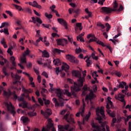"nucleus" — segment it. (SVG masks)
Returning <instances> with one entry per match:
<instances>
[{"instance_id":"obj_1","label":"nucleus","mask_w":131,"mask_h":131,"mask_svg":"<svg viewBox=\"0 0 131 131\" xmlns=\"http://www.w3.org/2000/svg\"><path fill=\"white\" fill-rule=\"evenodd\" d=\"M72 74L74 76L79 79H78V83L74 82V85L71 87L72 93L69 92L68 89L64 90V94L68 97H71L72 96L76 97V93L75 92H79L80 91V88L83 86V82H84L85 80L84 77H81V72H79V71H73Z\"/></svg>"},{"instance_id":"obj_2","label":"nucleus","mask_w":131,"mask_h":131,"mask_svg":"<svg viewBox=\"0 0 131 131\" xmlns=\"http://www.w3.org/2000/svg\"><path fill=\"white\" fill-rule=\"evenodd\" d=\"M95 98H96V95L94 94L93 91H91L89 95H86L85 101L87 104H89V102H90L91 105L93 106L94 102L92 100H94Z\"/></svg>"},{"instance_id":"obj_3","label":"nucleus","mask_w":131,"mask_h":131,"mask_svg":"<svg viewBox=\"0 0 131 131\" xmlns=\"http://www.w3.org/2000/svg\"><path fill=\"white\" fill-rule=\"evenodd\" d=\"M22 97H18L17 98V101L18 102H21V103H20L18 105L19 107H22V108H27V102H26V101H25V99H24V97H25V95L23 94L21 95Z\"/></svg>"},{"instance_id":"obj_4","label":"nucleus","mask_w":131,"mask_h":131,"mask_svg":"<svg viewBox=\"0 0 131 131\" xmlns=\"http://www.w3.org/2000/svg\"><path fill=\"white\" fill-rule=\"evenodd\" d=\"M100 114H101L103 117H105V112H104V110H103V107L96 110V115L98 116V120L101 121V120H102V117L100 116Z\"/></svg>"},{"instance_id":"obj_5","label":"nucleus","mask_w":131,"mask_h":131,"mask_svg":"<svg viewBox=\"0 0 131 131\" xmlns=\"http://www.w3.org/2000/svg\"><path fill=\"white\" fill-rule=\"evenodd\" d=\"M55 93L56 94V97L58 98L59 102L61 101H64V95H63V92L60 89H57L55 90Z\"/></svg>"},{"instance_id":"obj_6","label":"nucleus","mask_w":131,"mask_h":131,"mask_svg":"<svg viewBox=\"0 0 131 131\" xmlns=\"http://www.w3.org/2000/svg\"><path fill=\"white\" fill-rule=\"evenodd\" d=\"M101 12L105 15H108V14H111L113 12L112 8L108 7H102L101 8Z\"/></svg>"},{"instance_id":"obj_7","label":"nucleus","mask_w":131,"mask_h":131,"mask_svg":"<svg viewBox=\"0 0 131 131\" xmlns=\"http://www.w3.org/2000/svg\"><path fill=\"white\" fill-rule=\"evenodd\" d=\"M91 126H92L93 128H94L93 130V131H106V128H105V127L101 128L99 125L94 123V122H91Z\"/></svg>"},{"instance_id":"obj_8","label":"nucleus","mask_w":131,"mask_h":131,"mask_svg":"<svg viewBox=\"0 0 131 131\" xmlns=\"http://www.w3.org/2000/svg\"><path fill=\"white\" fill-rule=\"evenodd\" d=\"M41 114L43 115L46 118H49V117L52 115V110L50 108H48L44 112L43 111H41Z\"/></svg>"},{"instance_id":"obj_9","label":"nucleus","mask_w":131,"mask_h":131,"mask_svg":"<svg viewBox=\"0 0 131 131\" xmlns=\"http://www.w3.org/2000/svg\"><path fill=\"white\" fill-rule=\"evenodd\" d=\"M56 42L58 46H62V47H64L66 45H67L68 42V40L66 39H56Z\"/></svg>"},{"instance_id":"obj_10","label":"nucleus","mask_w":131,"mask_h":131,"mask_svg":"<svg viewBox=\"0 0 131 131\" xmlns=\"http://www.w3.org/2000/svg\"><path fill=\"white\" fill-rule=\"evenodd\" d=\"M68 116H69V115L66 114L64 116V118L69 122V123H75V122L74 121V119L73 118L72 116H73V115H71L70 117L69 118Z\"/></svg>"},{"instance_id":"obj_11","label":"nucleus","mask_w":131,"mask_h":131,"mask_svg":"<svg viewBox=\"0 0 131 131\" xmlns=\"http://www.w3.org/2000/svg\"><path fill=\"white\" fill-rule=\"evenodd\" d=\"M69 124H66L65 125H58V128L59 129V131L68 130V129H69Z\"/></svg>"},{"instance_id":"obj_12","label":"nucleus","mask_w":131,"mask_h":131,"mask_svg":"<svg viewBox=\"0 0 131 131\" xmlns=\"http://www.w3.org/2000/svg\"><path fill=\"white\" fill-rule=\"evenodd\" d=\"M3 94L6 99H9L11 97V95H13V92L10 89H8L7 91H4Z\"/></svg>"},{"instance_id":"obj_13","label":"nucleus","mask_w":131,"mask_h":131,"mask_svg":"<svg viewBox=\"0 0 131 131\" xmlns=\"http://www.w3.org/2000/svg\"><path fill=\"white\" fill-rule=\"evenodd\" d=\"M125 86V90L127 92V90L128 89V86L126 85V82L124 81H122L119 83V85L117 86V87L119 89H120V88H122V89H124Z\"/></svg>"},{"instance_id":"obj_14","label":"nucleus","mask_w":131,"mask_h":131,"mask_svg":"<svg viewBox=\"0 0 131 131\" xmlns=\"http://www.w3.org/2000/svg\"><path fill=\"white\" fill-rule=\"evenodd\" d=\"M52 101L53 103H55V107H63L64 106V102H61L60 103H59L58 100L56 99V98H53L52 99Z\"/></svg>"},{"instance_id":"obj_15","label":"nucleus","mask_w":131,"mask_h":131,"mask_svg":"<svg viewBox=\"0 0 131 131\" xmlns=\"http://www.w3.org/2000/svg\"><path fill=\"white\" fill-rule=\"evenodd\" d=\"M66 58L67 60H69V61H70V62H71V63H76V60H75V57L73 55L68 54L66 55Z\"/></svg>"},{"instance_id":"obj_16","label":"nucleus","mask_w":131,"mask_h":131,"mask_svg":"<svg viewBox=\"0 0 131 131\" xmlns=\"http://www.w3.org/2000/svg\"><path fill=\"white\" fill-rule=\"evenodd\" d=\"M57 21L59 24H61V25H63L64 26L66 29H68V27L67 26V23H66V21L64 20L63 18H58L57 19Z\"/></svg>"},{"instance_id":"obj_17","label":"nucleus","mask_w":131,"mask_h":131,"mask_svg":"<svg viewBox=\"0 0 131 131\" xmlns=\"http://www.w3.org/2000/svg\"><path fill=\"white\" fill-rule=\"evenodd\" d=\"M23 12H24V13H28L30 15L32 14V11H31V8L30 7H26L23 9Z\"/></svg>"},{"instance_id":"obj_18","label":"nucleus","mask_w":131,"mask_h":131,"mask_svg":"<svg viewBox=\"0 0 131 131\" xmlns=\"http://www.w3.org/2000/svg\"><path fill=\"white\" fill-rule=\"evenodd\" d=\"M118 3L116 1H115L113 5V8H112L113 12H117L118 8Z\"/></svg>"},{"instance_id":"obj_19","label":"nucleus","mask_w":131,"mask_h":131,"mask_svg":"<svg viewBox=\"0 0 131 131\" xmlns=\"http://www.w3.org/2000/svg\"><path fill=\"white\" fill-rule=\"evenodd\" d=\"M61 68L62 70H64L67 73L68 72V70H69V66L67 63H64L62 66Z\"/></svg>"},{"instance_id":"obj_20","label":"nucleus","mask_w":131,"mask_h":131,"mask_svg":"<svg viewBox=\"0 0 131 131\" xmlns=\"http://www.w3.org/2000/svg\"><path fill=\"white\" fill-rule=\"evenodd\" d=\"M53 63H54V65H56V66H60V65L62 64L61 61L58 58L53 60Z\"/></svg>"},{"instance_id":"obj_21","label":"nucleus","mask_w":131,"mask_h":131,"mask_svg":"<svg viewBox=\"0 0 131 131\" xmlns=\"http://www.w3.org/2000/svg\"><path fill=\"white\" fill-rule=\"evenodd\" d=\"M1 43L4 46L5 49H7L8 48V45H7V42H6V40L5 38H3L1 40Z\"/></svg>"},{"instance_id":"obj_22","label":"nucleus","mask_w":131,"mask_h":131,"mask_svg":"<svg viewBox=\"0 0 131 131\" xmlns=\"http://www.w3.org/2000/svg\"><path fill=\"white\" fill-rule=\"evenodd\" d=\"M53 53L54 54H61V53H65V51H64V50H61L60 49H58L57 48H55L53 50Z\"/></svg>"},{"instance_id":"obj_23","label":"nucleus","mask_w":131,"mask_h":131,"mask_svg":"<svg viewBox=\"0 0 131 131\" xmlns=\"http://www.w3.org/2000/svg\"><path fill=\"white\" fill-rule=\"evenodd\" d=\"M23 74H25L26 76H27L30 81V82H32L33 81V78L30 76V75L25 72H23Z\"/></svg>"},{"instance_id":"obj_24","label":"nucleus","mask_w":131,"mask_h":131,"mask_svg":"<svg viewBox=\"0 0 131 131\" xmlns=\"http://www.w3.org/2000/svg\"><path fill=\"white\" fill-rule=\"evenodd\" d=\"M0 59H1V60H3L4 61H0V64L2 66H4V65L5 64V63H7V59H5L4 58V56H0Z\"/></svg>"},{"instance_id":"obj_25","label":"nucleus","mask_w":131,"mask_h":131,"mask_svg":"<svg viewBox=\"0 0 131 131\" xmlns=\"http://www.w3.org/2000/svg\"><path fill=\"white\" fill-rule=\"evenodd\" d=\"M33 7L35 8H37V9H41V6L38 5L36 1H34L33 3Z\"/></svg>"},{"instance_id":"obj_26","label":"nucleus","mask_w":131,"mask_h":131,"mask_svg":"<svg viewBox=\"0 0 131 131\" xmlns=\"http://www.w3.org/2000/svg\"><path fill=\"white\" fill-rule=\"evenodd\" d=\"M21 119L24 123H26L27 122H29V121H30L29 118L27 117H22Z\"/></svg>"},{"instance_id":"obj_27","label":"nucleus","mask_w":131,"mask_h":131,"mask_svg":"<svg viewBox=\"0 0 131 131\" xmlns=\"http://www.w3.org/2000/svg\"><path fill=\"white\" fill-rule=\"evenodd\" d=\"M42 57H45V58H49V57H50L49 52H47V50H44L43 52H42Z\"/></svg>"},{"instance_id":"obj_28","label":"nucleus","mask_w":131,"mask_h":131,"mask_svg":"<svg viewBox=\"0 0 131 131\" xmlns=\"http://www.w3.org/2000/svg\"><path fill=\"white\" fill-rule=\"evenodd\" d=\"M12 50H13V46H11L7 50L8 54H9L10 56H13V51H12Z\"/></svg>"},{"instance_id":"obj_29","label":"nucleus","mask_w":131,"mask_h":131,"mask_svg":"<svg viewBox=\"0 0 131 131\" xmlns=\"http://www.w3.org/2000/svg\"><path fill=\"white\" fill-rule=\"evenodd\" d=\"M106 112L107 114H108V115L111 116V117L114 118L115 116V114H114V113L111 112V111H110V110H106Z\"/></svg>"},{"instance_id":"obj_30","label":"nucleus","mask_w":131,"mask_h":131,"mask_svg":"<svg viewBox=\"0 0 131 131\" xmlns=\"http://www.w3.org/2000/svg\"><path fill=\"white\" fill-rule=\"evenodd\" d=\"M21 63H26V55L23 54V57L21 58L20 59Z\"/></svg>"},{"instance_id":"obj_31","label":"nucleus","mask_w":131,"mask_h":131,"mask_svg":"<svg viewBox=\"0 0 131 131\" xmlns=\"http://www.w3.org/2000/svg\"><path fill=\"white\" fill-rule=\"evenodd\" d=\"M43 101H44V103L46 106H49L51 102L49 100H47L45 98H42Z\"/></svg>"},{"instance_id":"obj_32","label":"nucleus","mask_w":131,"mask_h":131,"mask_svg":"<svg viewBox=\"0 0 131 131\" xmlns=\"http://www.w3.org/2000/svg\"><path fill=\"white\" fill-rule=\"evenodd\" d=\"M12 6H14L15 8L16 9V10H18V11H23V9H22V7L20 6L17 5L16 4H12Z\"/></svg>"},{"instance_id":"obj_33","label":"nucleus","mask_w":131,"mask_h":131,"mask_svg":"<svg viewBox=\"0 0 131 131\" xmlns=\"http://www.w3.org/2000/svg\"><path fill=\"white\" fill-rule=\"evenodd\" d=\"M46 92H47V89H42V91H41V95L42 96V97H43V98H45V99L46 98H47V95L45 94V93H46Z\"/></svg>"},{"instance_id":"obj_34","label":"nucleus","mask_w":131,"mask_h":131,"mask_svg":"<svg viewBox=\"0 0 131 131\" xmlns=\"http://www.w3.org/2000/svg\"><path fill=\"white\" fill-rule=\"evenodd\" d=\"M85 62L87 67H90V66L93 64V61L92 60H85Z\"/></svg>"},{"instance_id":"obj_35","label":"nucleus","mask_w":131,"mask_h":131,"mask_svg":"<svg viewBox=\"0 0 131 131\" xmlns=\"http://www.w3.org/2000/svg\"><path fill=\"white\" fill-rule=\"evenodd\" d=\"M74 13H75V18H77V17L78 16V14H79V9H77L76 10H74Z\"/></svg>"},{"instance_id":"obj_36","label":"nucleus","mask_w":131,"mask_h":131,"mask_svg":"<svg viewBox=\"0 0 131 131\" xmlns=\"http://www.w3.org/2000/svg\"><path fill=\"white\" fill-rule=\"evenodd\" d=\"M77 40L80 41H82V42H84V39L83 38L81 37L80 35H79L77 37Z\"/></svg>"},{"instance_id":"obj_37","label":"nucleus","mask_w":131,"mask_h":131,"mask_svg":"<svg viewBox=\"0 0 131 131\" xmlns=\"http://www.w3.org/2000/svg\"><path fill=\"white\" fill-rule=\"evenodd\" d=\"M97 26L98 27H100V28H101L102 29H104L105 28V26L101 23H97Z\"/></svg>"},{"instance_id":"obj_38","label":"nucleus","mask_w":131,"mask_h":131,"mask_svg":"<svg viewBox=\"0 0 131 131\" xmlns=\"http://www.w3.org/2000/svg\"><path fill=\"white\" fill-rule=\"evenodd\" d=\"M14 78H15V80H16L17 81H18V82H19L21 77H20V76H19L18 75H15Z\"/></svg>"},{"instance_id":"obj_39","label":"nucleus","mask_w":131,"mask_h":131,"mask_svg":"<svg viewBox=\"0 0 131 131\" xmlns=\"http://www.w3.org/2000/svg\"><path fill=\"white\" fill-rule=\"evenodd\" d=\"M123 9H124L123 6L122 5H121L119 8L118 9H117L116 12L118 13H119V12H121V11H123Z\"/></svg>"},{"instance_id":"obj_40","label":"nucleus","mask_w":131,"mask_h":131,"mask_svg":"<svg viewBox=\"0 0 131 131\" xmlns=\"http://www.w3.org/2000/svg\"><path fill=\"white\" fill-rule=\"evenodd\" d=\"M51 64V60L47 59L45 63H43L44 66H48V65H50Z\"/></svg>"},{"instance_id":"obj_41","label":"nucleus","mask_w":131,"mask_h":131,"mask_svg":"<svg viewBox=\"0 0 131 131\" xmlns=\"http://www.w3.org/2000/svg\"><path fill=\"white\" fill-rule=\"evenodd\" d=\"M93 41H97V40L91 38L89 41H86V42L88 45H90V43H91V42H93Z\"/></svg>"},{"instance_id":"obj_42","label":"nucleus","mask_w":131,"mask_h":131,"mask_svg":"<svg viewBox=\"0 0 131 131\" xmlns=\"http://www.w3.org/2000/svg\"><path fill=\"white\" fill-rule=\"evenodd\" d=\"M45 16L48 19H52L53 18V15L52 14H48V13H45Z\"/></svg>"},{"instance_id":"obj_43","label":"nucleus","mask_w":131,"mask_h":131,"mask_svg":"<svg viewBox=\"0 0 131 131\" xmlns=\"http://www.w3.org/2000/svg\"><path fill=\"white\" fill-rule=\"evenodd\" d=\"M3 126H4V123L1 122L0 123V131H7L6 130V129H5V128H4V127H3Z\"/></svg>"},{"instance_id":"obj_44","label":"nucleus","mask_w":131,"mask_h":131,"mask_svg":"<svg viewBox=\"0 0 131 131\" xmlns=\"http://www.w3.org/2000/svg\"><path fill=\"white\" fill-rule=\"evenodd\" d=\"M48 128H52L54 127V124L53 123H48L47 124Z\"/></svg>"},{"instance_id":"obj_45","label":"nucleus","mask_w":131,"mask_h":131,"mask_svg":"<svg viewBox=\"0 0 131 131\" xmlns=\"http://www.w3.org/2000/svg\"><path fill=\"white\" fill-rule=\"evenodd\" d=\"M97 43L100 45V46H102V47H106V45H105L104 42L98 40V41H97Z\"/></svg>"},{"instance_id":"obj_46","label":"nucleus","mask_w":131,"mask_h":131,"mask_svg":"<svg viewBox=\"0 0 131 131\" xmlns=\"http://www.w3.org/2000/svg\"><path fill=\"white\" fill-rule=\"evenodd\" d=\"M105 26L106 27V31L108 32V31L110 30V28H111V26L108 23L105 24Z\"/></svg>"},{"instance_id":"obj_47","label":"nucleus","mask_w":131,"mask_h":131,"mask_svg":"<svg viewBox=\"0 0 131 131\" xmlns=\"http://www.w3.org/2000/svg\"><path fill=\"white\" fill-rule=\"evenodd\" d=\"M91 112H89L88 114L86 115L85 119L86 120V121H88L90 117H91Z\"/></svg>"},{"instance_id":"obj_48","label":"nucleus","mask_w":131,"mask_h":131,"mask_svg":"<svg viewBox=\"0 0 131 131\" xmlns=\"http://www.w3.org/2000/svg\"><path fill=\"white\" fill-rule=\"evenodd\" d=\"M81 52H82V50H81L80 47L78 49H76L75 50V53H76V54H79L81 53Z\"/></svg>"},{"instance_id":"obj_49","label":"nucleus","mask_w":131,"mask_h":131,"mask_svg":"<svg viewBox=\"0 0 131 131\" xmlns=\"http://www.w3.org/2000/svg\"><path fill=\"white\" fill-rule=\"evenodd\" d=\"M38 102H39L40 105H41V106H43V101L42 100V99H41V98H38Z\"/></svg>"},{"instance_id":"obj_50","label":"nucleus","mask_w":131,"mask_h":131,"mask_svg":"<svg viewBox=\"0 0 131 131\" xmlns=\"http://www.w3.org/2000/svg\"><path fill=\"white\" fill-rule=\"evenodd\" d=\"M40 40H41V41H42V37H39V38L36 40V43L35 44V46H37L38 45V42H39V41H40Z\"/></svg>"},{"instance_id":"obj_51","label":"nucleus","mask_w":131,"mask_h":131,"mask_svg":"<svg viewBox=\"0 0 131 131\" xmlns=\"http://www.w3.org/2000/svg\"><path fill=\"white\" fill-rule=\"evenodd\" d=\"M36 21L39 24H42V20H41V19H40L39 17H36Z\"/></svg>"},{"instance_id":"obj_52","label":"nucleus","mask_w":131,"mask_h":131,"mask_svg":"<svg viewBox=\"0 0 131 131\" xmlns=\"http://www.w3.org/2000/svg\"><path fill=\"white\" fill-rule=\"evenodd\" d=\"M23 92L25 94H30L31 93L30 91L27 90L25 88L23 89Z\"/></svg>"},{"instance_id":"obj_53","label":"nucleus","mask_w":131,"mask_h":131,"mask_svg":"<svg viewBox=\"0 0 131 131\" xmlns=\"http://www.w3.org/2000/svg\"><path fill=\"white\" fill-rule=\"evenodd\" d=\"M131 118V116H127L126 118L124 119V121H125V123H126V122H127V121H128L129 120V119H130Z\"/></svg>"},{"instance_id":"obj_54","label":"nucleus","mask_w":131,"mask_h":131,"mask_svg":"<svg viewBox=\"0 0 131 131\" xmlns=\"http://www.w3.org/2000/svg\"><path fill=\"white\" fill-rule=\"evenodd\" d=\"M91 57H92L93 59H94V60H98V58L97 56H96V55H95V53H93L92 54Z\"/></svg>"},{"instance_id":"obj_55","label":"nucleus","mask_w":131,"mask_h":131,"mask_svg":"<svg viewBox=\"0 0 131 131\" xmlns=\"http://www.w3.org/2000/svg\"><path fill=\"white\" fill-rule=\"evenodd\" d=\"M9 111L10 112V113L11 114H13V116H15V114H16V111L13 109H10L9 110Z\"/></svg>"},{"instance_id":"obj_56","label":"nucleus","mask_w":131,"mask_h":131,"mask_svg":"<svg viewBox=\"0 0 131 131\" xmlns=\"http://www.w3.org/2000/svg\"><path fill=\"white\" fill-rule=\"evenodd\" d=\"M118 97L119 98V99H123L124 98V96L122 94L119 93L118 95Z\"/></svg>"},{"instance_id":"obj_57","label":"nucleus","mask_w":131,"mask_h":131,"mask_svg":"<svg viewBox=\"0 0 131 131\" xmlns=\"http://www.w3.org/2000/svg\"><path fill=\"white\" fill-rule=\"evenodd\" d=\"M105 1V0H99L98 1L99 5H101V6H103Z\"/></svg>"},{"instance_id":"obj_58","label":"nucleus","mask_w":131,"mask_h":131,"mask_svg":"<svg viewBox=\"0 0 131 131\" xmlns=\"http://www.w3.org/2000/svg\"><path fill=\"white\" fill-rule=\"evenodd\" d=\"M3 73H4L5 75H9V74H8V73H7V69L6 68H4L3 69Z\"/></svg>"},{"instance_id":"obj_59","label":"nucleus","mask_w":131,"mask_h":131,"mask_svg":"<svg viewBox=\"0 0 131 131\" xmlns=\"http://www.w3.org/2000/svg\"><path fill=\"white\" fill-rule=\"evenodd\" d=\"M5 13H6V14H8V15H9V16L10 17L13 16V14H12V12H11V11H10L7 10V11H5Z\"/></svg>"},{"instance_id":"obj_60","label":"nucleus","mask_w":131,"mask_h":131,"mask_svg":"<svg viewBox=\"0 0 131 131\" xmlns=\"http://www.w3.org/2000/svg\"><path fill=\"white\" fill-rule=\"evenodd\" d=\"M81 116L83 117V114H84V107L81 110V113H80Z\"/></svg>"},{"instance_id":"obj_61","label":"nucleus","mask_w":131,"mask_h":131,"mask_svg":"<svg viewBox=\"0 0 131 131\" xmlns=\"http://www.w3.org/2000/svg\"><path fill=\"white\" fill-rule=\"evenodd\" d=\"M42 75H43V76H45V77H46V78H48L49 77V75L46 72H43L42 73Z\"/></svg>"},{"instance_id":"obj_62","label":"nucleus","mask_w":131,"mask_h":131,"mask_svg":"<svg viewBox=\"0 0 131 131\" xmlns=\"http://www.w3.org/2000/svg\"><path fill=\"white\" fill-rule=\"evenodd\" d=\"M34 71L37 75L39 74V71H38V70L36 69V68H34Z\"/></svg>"},{"instance_id":"obj_63","label":"nucleus","mask_w":131,"mask_h":131,"mask_svg":"<svg viewBox=\"0 0 131 131\" xmlns=\"http://www.w3.org/2000/svg\"><path fill=\"white\" fill-rule=\"evenodd\" d=\"M4 32L5 34H9V30L7 28H4Z\"/></svg>"},{"instance_id":"obj_64","label":"nucleus","mask_w":131,"mask_h":131,"mask_svg":"<svg viewBox=\"0 0 131 131\" xmlns=\"http://www.w3.org/2000/svg\"><path fill=\"white\" fill-rule=\"evenodd\" d=\"M128 130L131 131V123H130V122H128Z\"/></svg>"}]
</instances>
